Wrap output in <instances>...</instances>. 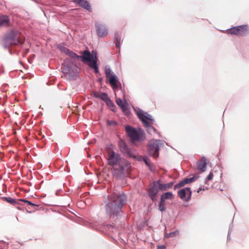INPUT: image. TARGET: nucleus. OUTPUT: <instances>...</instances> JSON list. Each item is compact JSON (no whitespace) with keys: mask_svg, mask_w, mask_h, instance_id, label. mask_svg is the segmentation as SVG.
Here are the masks:
<instances>
[{"mask_svg":"<svg viewBox=\"0 0 249 249\" xmlns=\"http://www.w3.org/2000/svg\"><path fill=\"white\" fill-rule=\"evenodd\" d=\"M105 73L107 79L109 80L110 84L111 85L112 89L115 90L118 88L117 85V77L116 75L111 71L109 68L106 67Z\"/></svg>","mask_w":249,"mask_h":249,"instance_id":"obj_9","label":"nucleus"},{"mask_svg":"<svg viewBox=\"0 0 249 249\" xmlns=\"http://www.w3.org/2000/svg\"><path fill=\"white\" fill-rule=\"evenodd\" d=\"M115 107H110V109L113 111H115Z\"/></svg>","mask_w":249,"mask_h":249,"instance_id":"obj_36","label":"nucleus"},{"mask_svg":"<svg viewBox=\"0 0 249 249\" xmlns=\"http://www.w3.org/2000/svg\"><path fill=\"white\" fill-rule=\"evenodd\" d=\"M192 192L189 187L181 189L178 192V196L183 200L189 201L191 198Z\"/></svg>","mask_w":249,"mask_h":249,"instance_id":"obj_10","label":"nucleus"},{"mask_svg":"<svg viewBox=\"0 0 249 249\" xmlns=\"http://www.w3.org/2000/svg\"><path fill=\"white\" fill-rule=\"evenodd\" d=\"M58 48L61 52L64 53L66 54H67L70 51V50L61 45L58 46Z\"/></svg>","mask_w":249,"mask_h":249,"instance_id":"obj_26","label":"nucleus"},{"mask_svg":"<svg viewBox=\"0 0 249 249\" xmlns=\"http://www.w3.org/2000/svg\"><path fill=\"white\" fill-rule=\"evenodd\" d=\"M138 116L140 120L141 118L142 119H143L145 120H147V121L149 123H151V124H153L154 123V121L152 119V117L146 112H140L139 113H138Z\"/></svg>","mask_w":249,"mask_h":249,"instance_id":"obj_17","label":"nucleus"},{"mask_svg":"<svg viewBox=\"0 0 249 249\" xmlns=\"http://www.w3.org/2000/svg\"><path fill=\"white\" fill-rule=\"evenodd\" d=\"M141 120L143 124L144 127H145L147 132L152 135L156 132V129L152 126L153 124H151V123H149L147 120H145L141 118Z\"/></svg>","mask_w":249,"mask_h":249,"instance_id":"obj_14","label":"nucleus"},{"mask_svg":"<svg viewBox=\"0 0 249 249\" xmlns=\"http://www.w3.org/2000/svg\"><path fill=\"white\" fill-rule=\"evenodd\" d=\"M3 199L4 200L6 201V202H7L8 203H9L11 204H12V205H14L15 204H16L17 203L15 199H14L10 197H4L3 198Z\"/></svg>","mask_w":249,"mask_h":249,"instance_id":"obj_24","label":"nucleus"},{"mask_svg":"<svg viewBox=\"0 0 249 249\" xmlns=\"http://www.w3.org/2000/svg\"><path fill=\"white\" fill-rule=\"evenodd\" d=\"M107 124L108 125H116L117 124V122L115 121H113V120H107Z\"/></svg>","mask_w":249,"mask_h":249,"instance_id":"obj_29","label":"nucleus"},{"mask_svg":"<svg viewBox=\"0 0 249 249\" xmlns=\"http://www.w3.org/2000/svg\"><path fill=\"white\" fill-rule=\"evenodd\" d=\"M122 93H123V99L125 101V95L123 91H121Z\"/></svg>","mask_w":249,"mask_h":249,"instance_id":"obj_33","label":"nucleus"},{"mask_svg":"<svg viewBox=\"0 0 249 249\" xmlns=\"http://www.w3.org/2000/svg\"><path fill=\"white\" fill-rule=\"evenodd\" d=\"M207 159L205 157H202L201 159L197 162V167L198 170L203 172L206 170L207 166Z\"/></svg>","mask_w":249,"mask_h":249,"instance_id":"obj_16","label":"nucleus"},{"mask_svg":"<svg viewBox=\"0 0 249 249\" xmlns=\"http://www.w3.org/2000/svg\"><path fill=\"white\" fill-rule=\"evenodd\" d=\"M93 95L94 97L100 98L105 102L106 100H107L108 98L107 94L101 92H93Z\"/></svg>","mask_w":249,"mask_h":249,"instance_id":"obj_21","label":"nucleus"},{"mask_svg":"<svg viewBox=\"0 0 249 249\" xmlns=\"http://www.w3.org/2000/svg\"><path fill=\"white\" fill-rule=\"evenodd\" d=\"M24 42V38L20 32L11 30L4 36L1 45L5 49H9L12 46L22 44Z\"/></svg>","mask_w":249,"mask_h":249,"instance_id":"obj_3","label":"nucleus"},{"mask_svg":"<svg viewBox=\"0 0 249 249\" xmlns=\"http://www.w3.org/2000/svg\"><path fill=\"white\" fill-rule=\"evenodd\" d=\"M73 2L83 8L91 12V7L89 2L86 0H72Z\"/></svg>","mask_w":249,"mask_h":249,"instance_id":"obj_13","label":"nucleus"},{"mask_svg":"<svg viewBox=\"0 0 249 249\" xmlns=\"http://www.w3.org/2000/svg\"><path fill=\"white\" fill-rule=\"evenodd\" d=\"M105 102H106L108 106L110 107H115V106L114 105L112 101L108 97L107 98V100H106Z\"/></svg>","mask_w":249,"mask_h":249,"instance_id":"obj_28","label":"nucleus"},{"mask_svg":"<svg viewBox=\"0 0 249 249\" xmlns=\"http://www.w3.org/2000/svg\"><path fill=\"white\" fill-rule=\"evenodd\" d=\"M18 200L20 201H23V202H25L26 203H27V204L30 205L31 206H36V205L35 204L32 203L31 202H30L28 200H24V199H19Z\"/></svg>","mask_w":249,"mask_h":249,"instance_id":"obj_30","label":"nucleus"},{"mask_svg":"<svg viewBox=\"0 0 249 249\" xmlns=\"http://www.w3.org/2000/svg\"><path fill=\"white\" fill-rule=\"evenodd\" d=\"M166 246L164 245L158 246L157 247V249H166Z\"/></svg>","mask_w":249,"mask_h":249,"instance_id":"obj_32","label":"nucleus"},{"mask_svg":"<svg viewBox=\"0 0 249 249\" xmlns=\"http://www.w3.org/2000/svg\"><path fill=\"white\" fill-rule=\"evenodd\" d=\"M115 95L117 104L122 108L124 111H125L126 109V102H124L121 98L118 97L116 93H115Z\"/></svg>","mask_w":249,"mask_h":249,"instance_id":"obj_19","label":"nucleus"},{"mask_svg":"<svg viewBox=\"0 0 249 249\" xmlns=\"http://www.w3.org/2000/svg\"><path fill=\"white\" fill-rule=\"evenodd\" d=\"M107 153L108 163L112 167L113 176L117 178L127 176L131 169L130 163L111 149L107 150Z\"/></svg>","mask_w":249,"mask_h":249,"instance_id":"obj_1","label":"nucleus"},{"mask_svg":"<svg viewBox=\"0 0 249 249\" xmlns=\"http://www.w3.org/2000/svg\"><path fill=\"white\" fill-rule=\"evenodd\" d=\"M126 199L124 195L116 193L108 196L105 206L107 214L113 218L120 216L122 213V206L125 204Z\"/></svg>","mask_w":249,"mask_h":249,"instance_id":"obj_2","label":"nucleus"},{"mask_svg":"<svg viewBox=\"0 0 249 249\" xmlns=\"http://www.w3.org/2000/svg\"><path fill=\"white\" fill-rule=\"evenodd\" d=\"M68 55L70 56L71 58L76 59V60H80V56L78 55L75 53L72 52V51H70V52L67 54Z\"/></svg>","mask_w":249,"mask_h":249,"instance_id":"obj_25","label":"nucleus"},{"mask_svg":"<svg viewBox=\"0 0 249 249\" xmlns=\"http://www.w3.org/2000/svg\"><path fill=\"white\" fill-rule=\"evenodd\" d=\"M165 200L160 198V201L159 204V210L161 212H163L165 210Z\"/></svg>","mask_w":249,"mask_h":249,"instance_id":"obj_23","label":"nucleus"},{"mask_svg":"<svg viewBox=\"0 0 249 249\" xmlns=\"http://www.w3.org/2000/svg\"><path fill=\"white\" fill-rule=\"evenodd\" d=\"M213 173L211 172L209 174V175L208 176L206 180L209 181V180H211L213 178Z\"/></svg>","mask_w":249,"mask_h":249,"instance_id":"obj_31","label":"nucleus"},{"mask_svg":"<svg viewBox=\"0 0 249 249\" xmlns=\"http://www.w3.org/2000/svg\"><path fill=\"white\" fill-rule=\"evenodd\" d=\"M231 35L239 36H245L249 32V28L247 25H243L233 27L227 31Z\"/></svg>","mask_w":249,"mask_h":249,"instance_id":"obj_7","label":"nucleus"},{"mask_svg":"<svg viewBox=\"0 0 249 249\" xmlns=\"http://www.w3.org/2000/svg\"><path fill=\"white\" fill-rule=\"evenodd\" d=\"M80 53H81L82 55L80 56V60L83 62H89V66L90 67L94 69L95 73H98L99 70L97 64L96 59L95 60H93V61H91V59L93 58V56L91 54L90 52L88 50H86L83 52H81Z\"/></svg>","mask_w":249,"mask_h":249,"instance_id":"obj_5","label":"nucleus"},{"mask_svg":"<svg viewBox=\"0 0 249 249\" xmlns=\"http://www.w3.org/2000/svg\"><path fill=\"white\" fill-rule=\"evenodd\" d=\"M144 161H145V163L146 164H148V160L147 159H145L144 160Z\"/></svg>","mask_w":249,"mask_h":249,"instance_id":"obj_35","label":"nucleus"},{"mask_svg":"<svg viewBox=\"0 0 249 249\" xmlns=\"http://www.w3.org/2000/svg\"><path fill=\"white\" fill-rule=\"evenodd\" d=\"M156 184L158 186L160 190L163 191L170 188L172 186L173 183L172 182H170L169 183L164 184L162 183L159 180L156 181Z\"/></svg>","mask_w":249,"mask_h":249,"instance_id":"obj_18","label":"nucleus"},{"mask_svg":"<svg viewBox=\"0 0 249 249\" xmlns=\"http://www.w3.org/2000/svg\"><path fill=\"white\" fill-rule=\"evenodd\" d=\"M201 190H202V189L201 188H198V190H197V193H199V192Z\"/></svg>","mask_w":249,"mask_h":249,"instance_id":"obj_34","label":"nucleus"},{"mask_svg":"<svg viewBox=\"0 0 249 249\" xmlns=\"http://www.w3.org/2000/svg\"><path fill=\"white\" fill-rule=\"evenodd\" d=\"M97 33L100 37H104L107 36L108 34L107 29L106 27L102 24H97L96 25Z\"/></svg>","mask_w":249,"mask_h":249,"instance_id":"obj_12","label":"nucleus"},{"mask_svg":"<svg viewBox=\"0 0 249 249\" xmlns=\"http://www.w3.org/2000/svg\"><path fill=\"white\" fill-rule=\"evenodd\" d=\"M160 189L158 186L156 184V181H154L153 185L148 191L149 196L150 197L153 201L156 200V196L158 194Z\"/></svg>","mask_w":249,"mask_h":249,"instance_id":"obj_11","label":"nucleus"},{"mask_svg":"<svg viewBox=\"0 0 249 249\" xmlns=\"http://www.w3.org/2000/svg\"><path fill=\"white\" fill-rule=\"evenodd\" d=\"M125 131L133 142L143 141L145 140L144 133L141 129L137 130L129 125H127L125 126Z\"/></svg>","mask_w":249,"mask_h":249,"instance_id":"obj_4","label":"nucleus"},{"mask_svg":"<svg viewBox=\"0 0 249 249\" xmlns=\"http://www.w3.org/2000/svg\"><path fill=\"white\" fill-rule=\"evenodd\" d=\"M197 178L198 177L194 176L190 178H186L184 180L181 181L179 183L177 184L175 186V189H178L183 187L185 184L195 181Z\"/></svg>","mask_w":249,"mask_h":249,"instance_id":"obj_15","label":"nucleus"},{"mask_svg":"<svg viewBox=\"0 0 249 249\" xmlns=\"http://www.w3.org/2000/svg\"><path fill=\"white\" fill-rule=\"evenodd\" d=\"M116 40V46L117 48H119L120 46L121 38L118 35H116L115 36Z\"/></svg>","mask_w":249,"mask_h":249,"instance_id":"obj_27","label":"nucleus"},{"mask_svg":"<svg viewBox=\"0 0 249 249\" xmlns=\"http://www.w3.org/2000/svg\"><path fill=\"white\" fill-rule=\"evenodd\" d=\"M10 19L7 16H0V27L9 26Z\"/></svg>","mask_w":249,"mask_h":249,"instance_id":"obj_20","label":"nucleus"},{"mask_svg":"<svg viewBox=\"0 0 249 249\" xmlns=\"http://www.w3.org/2000/svg\"><path fill=\"white\" fill-rule=\"evenodd\" d=\"M159 141H151L148 144V151L150 155L154 158L159 157Z\"/></svg>","mask_w":249,"mask_h":249,"instance_id":"obj_8","label":"nucleus"},{"mask_svg":"<svg viewBox=\"0 0 249 249\" xmlns=\"http://www.w3.org/2000/svg\"><path fill=\"white\" fill-rule=\"evenodd\" d=\"M174 234V232H172V233H170L169 235L171 236H172V234Z\"/></svg>","mask_w":249,"mask_h":249,"instance_id":"obj_37","label":"nucleus"},{"mask_svg":"<svg viewBox=\"0 0 249 249\" xmlns=\"http://www.w3.org/2000/svg\"><path fill=\"white\" fill-rule=\"evenodd\" d=\"M119 145L120 151L126 156L139 160H141L142 159V156H139L137 154L134 149H129L124 142H121Z\"/></svg>","mask_w":249,"mask_h":249,"instance_id":"obj_6","label":"nucleus"},{"mask_svg":"<svg viewBox=\"0 0 249 249\" xmlns=\"http://www.w3.org/2000/svg\"><path fill=\"white\" fill-rule=\"evenodd\" d=\"M160 198L165 200V199L171 200L173 198V195L171 192H167L163 193L160 196Z\"/></svg>","mask_w":249,"mask_h":249,"instance_id":"obj_22","label":"nucleus"}]
</instances>
